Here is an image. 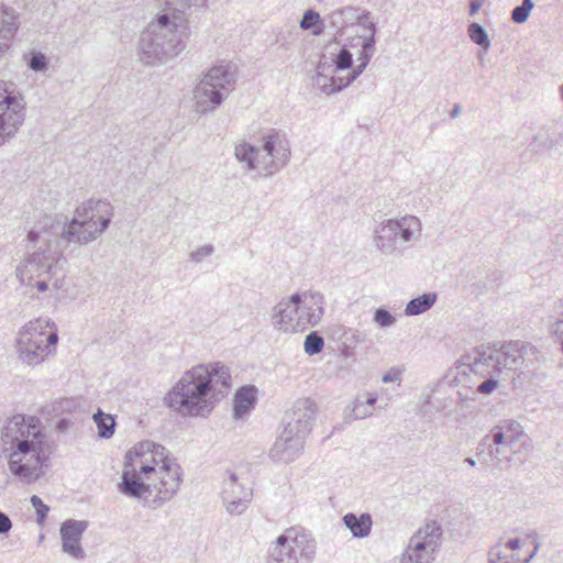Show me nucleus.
<instances>
[{
    "mask_svg": "<svg viewBox=\"0 0 563 563\" xmlns=\"http://www.w3.org/2000/svg\"><path fill=\"white\" fill-rule=\"evenodd\" d=\"M112 216V206L101 199H89L77 207L69 223L45 214L27 233V241L34 244L35 250L18 265L16 278L38 292L65 289L66 260L57 251V245L60 242L88 244L108 229Z\"/></svg>",
    "mask_w": 563,
    "mask_h": 563,
    "instance_id": "f257e3e1",
    "label": "nucleus"
},
{
    "mask_svg": "<svg viewBox=\"0 0 563 563\" xmlns=\"http://www.w3.org/2000/svg\"><path fill=\"white\" fill-rule=\"evenodd\" d=\"M181 481L180 465L166 449L142 441L125 454L119 492L155 509L176 495Z\"/></svg>",
    "mask_w": 563,
    "mask_h": 563,
    "instance_id": "f03ea898",
    "label": "nucleus"
},
{
    "mask_svg": "<svg viewBox=\"0 0 563 563\" xmlns=\"http://www.w3.org/2000/svg\"><path fill=\"white\" fill-rule=\"evenodd\" d=\"M139 42L140 59L147 65L166 63L186 47L188 22L194 11L207 9L208 0H165Z\"/></svg>",
    "mask_w": 563,
    "mask_h": 563,
    "instance_id": "7ed1b4c3",
    "label": "nucleus"
},
{
    "mask_svg": "<svg viewBox=\"0 0 563 563\" xmlns=\"http://www.w3.org/2000/svg\"><path fill=\"white\" fill-rule=\"evenodd\" d=\"M45 433L38 418L14 415L2 428V453L10 473L22 484L40 481L48 468Z\"/></svg>",
    "mask_w": 563,
    "mask_h": 563,
    "instance_id": "20e7f679",
    "label": "nucleus"
},
{
    "mask_svg": "<svg viewBox=\"0 0 563 563\" xmlns=\"http://www.w3.org/2000/svg\"><path fill=\"white\" fill-rule=\"evenodd\" d=\"M231 388V373L221 363L201 364L185 372L164 397L166 406L181 416H203L212 399L224 397Z\"/></svg>",
    "mask_w": 563,
    "mask_h": 563,
    "instance_id": "39448f33",
    "label": "nucleus"
},
{
    "mask_svg": "<svg viewBox=\"0 0 563 563\" xmlns=\"http://www.w3.org/2000/svg\"><path fill=\"white\" fill-rule=\"evenodd\" d=\"M532 450L530 437L514 419L501 420L476 446L479 463L487 467L523 464Z\"/></svg>",
    "mask_w": 563,
    "mask_h": 563,
    "instance_id": "423d86ee",
    "label": "nucleus"
},
{
    "mask_svg": "<svg viewBox=\"0 0 563 563\" xmlns=\"http://www.w3.org/2000/svg\"><path fill=\"white\" fill-rule=\"evenodd\" d=\"M258 146L242 142L235 146L234 155L246 170H257L261 176L271 177L280 172L290 159V145L286 134L269 129L261 136Z\"/></svg>",
    "mask_w": 563,
    "mask_h": 563,
    "instance_id": "0eeeda50",
    "label": "nucleus"
},
{
    "mask_svg": "<svg viewBox=\"0 0 563 563\" xmlns=\"http://www.w3.org/2000/svg\"><path fill=\"white\" fill-rule=\"evenodd\" d=\"M58 342L55 323L47 317H40L23 325L16 338L19 358L27 365L42 363Z\"/></svg>",
    "mask_w": 563,
    "mask_h": 563,
    "instance_id": "6e6552de",
    "label": "nucleus"
},
{
    "mask_svg": "<svg viewBox=\"0 0 563 563\" xmlns=\"http://www.w3.org/2000/svg\"><path fill=\"white\" fill-rule=\"evenodd\" d=\"M422 225L418 217L405 214L379 222L373 232V244L383 255H398L417 241Z\"/></svg>",
    "mask_w": 563,
    "mask_h": 563,
    "instance_id": "1a4fd4ad",
    "label": "nucleus"
},
{
    "mask_svg": "<svg viewBox=\"0 0 563 563\" xmlns=\"http://www.w3.org/2000/svg\"><path fill=\"white\" fill-rule=\"evenodd\" d=\"M236 67L222 60L211 67L194 90L196 111L207 113L219 107L236 81Z\"/></svg>",
    "mask_w": 563,
    "mask_h": 563,
    "instance_id": "9d476101",
    "label": "nucleus"
},
{
    "mask_svg": "<svg viewBox=\"0 0 563 563\" xmlns=\"http://www.w3.org/2000/svg\"><path fill=\"white\" fill-rule=\"evenodd\" d=\"M316 540L302 527H290L271 544L267 563H311Z\"/></svg>",
    "mask_w": 563,
    "mask_h": 563,
    "instance_id": "9b49d317",
    "label": "nucleus"
},
{
    "mask_svg": "<svg viewBox=\"0 0 563 563\" xmlns=\"http://www.w3.org/2000/svg\"><path fill=\"white\" fill-rule=\"evenodd\" d=\"M362 33L357 31L353 35L346 37L344 45L356 55L358 65L352 69L345 77H332L331 82H324L321 86V91L327 95H332L341 91L343 88L351 85L367 67L369 60L376 51V32L377 27L375 22L369 21L368 25L360 26Z\"/></svg>",
    "mask_w": 563,
    "mask_h": 563,
    "instance_id": "f8f14e48",
    "label": "nucleus"
},
{
    "mask_svg": "<svg viewBox=\"0 0 563 563\" xmlns=\"http://www.w3.org/2000/svg\"><path fill=\"white\" fill-rule=\"evenodd\" d=\"M26 102L13 81L0 80V146L13 137L25 119Z\"/></svg>",
    "mask_w": 563,
    "mask_h": 563,
    "instance_id": "ddd939ff",
    "label": "nucleus"
},
{
    "mask_svg": "<svg viewBox=\"0 0 563 563\" xmlns=\"http://www.w3.org/2000/svg\"><path fill=\"white\" fill-rule=\"evenodd\" d=\"M498 358L495 357V345H479L472 352L462 356V364L470 368L482 382L476 384L477 394L489 395L499 384L501 374L498 366Z\"/></svg>",
    "mask_w": 563,
    "mask_h": 563,
    "instance_id": "4468645a",
    "label": "nucleus"
},
{
    "mask_svg": "<svg viewBox=\"0 0 563 563\" xmlns=\"http://www.w3.org/2000/svg\"><path fill=\"white\" fill-rule=\"evenodd\" d=\"M442 527L431 521L421 527L409 539L400 563H433L442 544Z\"/></svg>",
    "mask_w": 563,
    "mask_h": 563,
    "instance_id": "2eb2a0df",
    "label": "nucleus"
},
{
    "mask_svg": "<svg viewBox=\"0 0 563 563\" xmlns=\"http://www.w3.org/2000/svg\"><path fill=\"white\" fill-rule=\"evenodd\" d=\"M316 412V404L311 399H298L291 410L285 415L283 430L305 441L312 429Z\"/></svg>",
    "mask_w": 563,
    "mask_h": 563,
    "instance_id": "dca6fc26",
    "label": "nucleus"
},
{
    "mask_svg": "<svg viewBox=\"0 0 563 563\" xmlns=\"http://www.w3.org/2000/svg\"><path fill=\"white\" fill-rule=\"evenodd\" d=\"M324 21H328L330 27L334 30L336 35L343 37L346 35V31L350 27L360 29L362 25H368L372 19L369 11L347 5L333 10L324 18Z\"/></svg>",
    "mask_w": 563,
    "mask_h": 563,
    "instance_id": "f3484780",
    "label": "nucleus"
},
{
    "mask_svg": "<svg viewBox=\"0 0 563 563\" xmlns=\"http://www.w3.org/2000/svg\"><path fill=\"white\" fill-rule=\"evenodd\" d=\"M300 300L297 302L300 332L308 327H316L324 314V297L318 291L299 292Z\"/></svg>",
    "mask_w": 563,
    "mask_h": 563,
    "instance_id": "a211bd4d",
    "label": "nucleus"
},
{
    "mask_svg": "<svg viewBox=\"0 0 563 563\" xmlns=\"http://www.w3.org/2000/svg\"><path fill=\"white\" fill-rule=\"evenodd\" d=\"M252 489L238 482V476L231 473L224 481L222 499L225 509L231 515H241L252 499Z\"/></svg>",
    "mask_w": 563,
    "mask_h": 563,
    "instance_id": "6ab92c4d",
    "label": "nucleus"
},
{
    "mask_svg": "<svg viewBox=\"0 0 563 563\" xmlns=\"http://www.w3.org/2000/svg\"><path fill=\"white\" fill-rule=\"evenodd\" d=\"M300 300L299 292L292 294L288 298L282 299L274 308L272 321L274 327L283 332H300V323L297 320L298 307Z\"/></svg>",
    "mask_w": 563,
    "mask_h": 563,
    "instance_id": "aec40b11",
    "label": "nucleus"
},
{
    "mask_svg": "<svg viewBox=\"0 0 563 563\" xmlns=\"http://www.w3.org/2000/svg\"><path fill=\"white\" fill-rule=\"evenodd\" d=\"M331 63L328 64L327 57L323 56V58L319 62L317 66V77L316 81L321 88L322 84L324 82H331L330 79L332 76H329V73H336L340 70H346L351 69L353 66V52L350 51L344 44L340 47L338 53L331 54ZM333 77H335L333 75Z\"/></svg>",
    "mask_w": 563,
    "mask_h": 563,
    "instance_id": "412c9836",
    "label": "nucleus"
},
{
    "mask_svg": "<svg viewBox=\"0 0 563 563\" xmlns=\"http://www.w3.org/2000/svg\"><path fill=\"white\" fill-rule=\"evenodd\" d=\"M88 527L84 520L68 519L60 526V537L63 541V551L69 555L81 559L84 550L80 545L82 533Z\"/></svg>",
    "mask_w": 563,
    "mask_h": 563,
    "instance_id": "4be33fe9",
    "label": "nucleus"
},
{
    "mask_svg": "<svg viewBox=\"0 0 563 563\" xmlns=\"http://www.w3.org/2000/svg\"><path fill=\"white\" fill-rule=\"evenodd\" d=\"M305 441L300 437L287 434L285 430L282 431L273 444L269 455L274 461L289 463L294 461L302 451Z\"/></svg>",
    "mask_w": 563,
    "mask_h": 563,
    "instance_id": "5701e85b",
    "label": "nucleus"
},
{
    "mask_svg": "<svg viewBox=\"0 0 563 563\" xmlns=\"http://www.w3.org/2000/svg\"><path fill=\"white\" fill-rule=\"evenodd\" d=\"M523 343L519 341L505 343L499 347L495 346V357L498 358V366L503 369H517L523 363L521 349Z\"/></svg>",
    "mask_w": 563,
    "mask_h": 563,
    "instance_id": "b1692460",
    "label": "nucleus"
},
{
    "mask_svg": "<svg viewBox=\"0 0 563 563\" xmlns=\"http://www.w3.org/2000/svg\"><path fill=\"white\" fill-rule=\"evenodd\" d=\"M257 402V388L254 385L240 387L233 399V415L235 419H242L255 408Z\"/></svg>",
    "mask_w": 563,
    "mask_h": 563,
    "instance_id": "393cba45",
    "label": "nucleus"
},
{
    "mask_svg": "<svg viewBox=\"0 0 563 563\" xmlns=\"http://www.w3.org/2000/svg\"><path fill=\"white\" fill-rule=\"evenodd\" d=\"M544 323L551 335L563 339V297L547 303Z\"/></svg>",
    "mask_w": 563,
    "mask_h": 563,
    "instance_id": "a878e982",
    "label": "nucleus"
},
{
    "mask_svg": "<svg viewBox=\"0 0 563 563\" xmlns=\"http://www.w3.org/2000/svg\"><path fill=\"white\" fill-rule=\"evenodd\" d=\"M343 522L355 538L367 537L373 525L372 516L368 512H363L360 516L349 512L343 517Z\"/></svg>",
    "mask_w": 563,
    "mask_h": 563,
    "instance_id": "bb28decb",
    "label": "nucleus"
},
{
    "mask_svg": "<svg viewBox=\"0 0 563 563\" xmlns=\"http://www.w3.org/2000/svg\"><path fill=\"white\" fill-rule=\"evenodd\" d=\"M437 298L438 296L435 292H424L416 298H412L406 306V316H419L430 310L435 303Z\"/></svg>",
    "mask_w": 563,
    "mask_h": 563,
    "instance_id": "cd10ccee",
    "label": "nucleus"
},
{
    "mask_svg": "<svg viewBox=\"0 0 563 563\" xmlns=\"http://www.w3.org/2000/svg\"><path fill=\"white\" fill-rule=\"evenodd\" d=\"M92 419L98 429V435L101 439H110L115 430L117 422L112 415L103 412L101 409H98Z\"/></svg>",
    "mask_w": 563,
    "mask_h": 563,
    "instance_id": "c85d7f7f",
    "label": "nucleus"
},
{
    "mask_svg": "<svg viewBox=\"0 0 563 563\" xmlns=\"http://www.w3.org/2000/svg\"><path fill=\"white\" fill-rule=\"evenodd\" d=\"M23 58L27 67L35 73L46 71L48 68V58L37 49H31L29 53H25Z\"/></svg>",
    "mask_w": 563,
    "mask_h": 563,
    "instance_id": "c756f323",
    "label": "nucleus"
},
{
    "mask_svg": "<svg viewBox=\"0 0 563 563\" xmlns=\"http://www.w3.org/2000/svg\"><path fill=\"white\" fill-rule=\"evenodd\" d=\"M467 34L474 44L483 47L485 51L490 47V38L482 24L477 22L470 23Z\"/></svg>",
    "mask_w": 563,
    "mask_h": 563,
    "instance_id": "7c9ffc66",
    "label": "nucleus"
},
{
    "mask_svg": "<svg viewBox=\"0 0 563 563\" xmlns=\"http://www.w3.org/2000/svg\"><path fill=\"white\" fill-rule=\"evenodd\" d=\"M299 25L301 30H312L313 35H320L324 29L321 25L320 14L313 9H307L303 12Z\"/></svg>",
    "mask_w": 563,
    "mask_h": 563,
    "instance_id": "2f4dec72",
    "label": "nucleus"
},
{
    "mask_svg": "<svg viewBox=\"0 0 563 563\" xmlns=\"http://www.w3.org/2000/svg\"><path fill=\"white\" fill-rule=\"evenodd\" d=\"M517 554H508L501 542L496 543L488 551V563H519Z\"/></svg>",
    "mask_w": 563,
    "mask_h": 563,
    "instance_id": "473e14b6",
    "label": "nucleus"
},
{
    "mask_svg": "<svg viewBox=\"0 0 563 563\" xmlns=\"http://www.w3.org/2000/svg\"><path fill=\"white\" fill-rule=\"evenodd\" d=\"M324 346L323 338L316 331H311L306 335L303 341L305 353L309 356L319 354Z\"/></svg>",
    "mask_w": 563,
    "mask_h": 563,
    "instance_id": "72a5a7b5",
    "label": "nucleus"
},
{
    "mask_svg": "<svg viewBox=\"0 0 563 563\" xmlns=\"http://www.w3.org/2000/svg\"><path fill=\"white\" fill-rule=\"evenodd\" d=\"M533 8V2L522 1V4L517 5L512 9L511 20L517 24L525 23L528 20Z\"/></svg>",
    "mask_w": 563,
    "mask_h": 563,
    "instance_id": "f704fd0d",
    "label": "nucleus"
},
{
    "mask_svg": "<svg viewBox=\"0 0 563 563\" xmlns=\"http://www.w3.org/2000/svg\"><path fill=\"white\" fill-rule=\"evenodd\" d=\"M373 321L380 328H389L396 322L395 316L384 307L374 311Z\"/></svg>",
    "mask_w": 563,
    "mask_h": 563,
    "instance_id": "c9c22d12",
    "label": "nucleus"
},
{
    "mask_svg": "<svg viewBox=\"0 0 563 563\" xmlns=\"http://www.w3.org/2000/svg\"><path fill=\"white\" fill-rule=\"evenodd\" d=\"M32 506L35 508L36 510V520L40 525H43L44 521L46 520L47 518V514L49 511V507L43 503V500L36 496V495H33L30 499Z\"/></svg>",
    "mask_w": 563,
    "mask_h": 563,
    "instance_id": "e433bc0d",
    "label": "nucleus"
},
{
    "mask_svg": "<svg viewBox=\"0 0 563 563\" xmlns=\"http://www.w3.org/2000/svg\"><path fill=\"white\" fill-rule=\"evenodd\" d=\"M533 152L540 153L552 147V141L547 133L537 134L530 143Z\"/></svg>",
    "mask_w": 563,
    "mask_h": 563,
    "instance_id": "4c0bfd02",
    "label": "nucleus"
},
{
    "mask_svg": "<svg viewBox=\"0 0 563 563\" xmlns=\"http://www.w3.org/2000/svg\"><path fill=\"white\" fill-rule=\"evenodd\" d=\"M405 372V367L394 366L390 367L382 377L384 383H397L398 385L401 383V377Z\"/></svg>",
    "mask_w": 563,
    "mask_h": 563,
    "instance_id": "58836bf2",
    "label": "nucleus"
},
{
    "mask_svg": "<svg viewBox=\"0 0 563 563\" xmlns=\"http://www.w3.org/2000/svg\"><path fill=\"white\" fill-rule=\"evenodd\" d=\"M214 247L211 244H206L190 253V260L195 263L202 262L203 258L212 255Z\"/></svg>",
    "mask_w": 563,
    "mask_h": 563,
    "instance_id": "ea45409f",
    "label": "nucleus"
},
{
    "mask_svg": "<svg viewBox=\"0 0 563 563\" xmlns=\"http://www.w3.org/2000/svg\"><path fill=\"white\" fill-rule=\"evenodd\" d=\"M353 412L356 419H364L373 415V409L368 408L366 404H363L361 398H357L354 402Z\"/></svg>",
    "mask_w": 563,
    "mask_h": 563,
    "instance_id": "a19ab883",
    "label": "nucleus"
},
{
    "mask_svg": "<svg viewBox=\"0 0 563 563\" xmlns=\"http://www.w3.org/2000/svg\"><path fill=\"white\" fill-rule=\"evenodd\" d=\"M12 529V521L7 514L0 510V536H7Z\"/></svg>",
    "mask_w": 563,
    "mask_h": 563,
    "instance_id": "79ce46f5",
    "label": "nucleus"
},
{
    "mask_svg": "<svg viewBox=\"0 0 563 563\" xmlns=\"http://www.w3.org/2000/svg\"><path fill=\"white\" fill-rule=\"evenodd\" d=\"M528 538H531L534 541L533 550H531V553L528 555V558H526L523 561H520L519 563H530L540 549V542L537 541L538 534L536 532L530 533Z\"/></svg>",
    "mask_w": 563,
    "mask_h": 563,
    "instance_id": "37998d69",
    "label": "nucleus"
},
{
    "mask_svg": "<svg viewBox=\"0 0 563 563\" xmlns=\"http://www.w3.org/2000/svg\"><path fill=\"white\" fill-rule=\"evenodd\" d=\"M520 539L516 538V539H510L508 540L505 544H503V547L508 551H516L518 549H520Z\"/></svg>",
    "mask_w": 563,
    "mask_h": 563,
    "instance_id": "c03bdc74",
    "label": "nucleus"
},
{
    "mask_svg": "<svg viewBox=\"0 0 563 563\" xmlns=\"http://www.w3.org/2000/svg\"><path fill=\"white\" fill-rule=\"evenodd\" d=\"M484 0H470V15H475L481 7L483 5Z\"/></svg>",
    "mask_w": 563,
    "mask_h": 563,
    "instance_id": "a18cd8bd",
    "label": "nucleus"
},
{
    "mask_svg": "<svg viewBox=\"0 0 563 563\" xmlns=\"http://www.w3.org/2000/svg\"><path fill=\"white\" fill-rule=\"evenodd\" d=\"M376 401H377V397L369 396L366 398V400H363V404H366V406H368V408L374 410V405L376 404Z\"/></svg>",
    "mask_w": 563,
    "mask_h": 563,
    "instance_id": "49530a36",
    "label": "nucleus"
},
{
    "mask_svg": "<svg viewBox=\"0 0 563 563\" xmlns=\"http://www.w3.org/2000/svg\"><path fill=\"white\" fill-rule=\"evenodd\" d=\"M460 113H461V107H460V104H459V103H455V104L453 106V109L451 110V113H450V114H451V117H452V118H456V117H459V115H460Z\"/></svg>",
    "mask_w": 563,
    "mask_h": 563,
    "instance_id": "de8ad7c7",
    "label": "nucleus"
},
{
    "mask_svg": "<svg viewBox=\"0 0 563 563\" xmlns=\"http://www.w3.org/2000/svg\"><path fill=\"white\" fill-rule=\"evenodd\" d=\"M464 463H466L467 465H470V466H472V467L476 466V460H475V459H473V457H466V459L464 460Z\"/></svg>",
    "mask_w": 563,
    "mask_h": 563,
    "instance_id": "09e8293b",
    "label": "nucleus"
}]
</instances>
